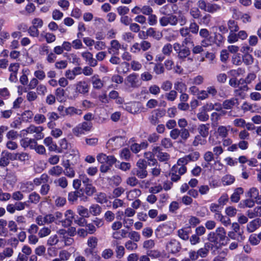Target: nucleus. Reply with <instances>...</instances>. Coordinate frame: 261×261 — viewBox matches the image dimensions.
Masks as SVG:
<instances>
[{
  "label": "nucleus",
  "mask_w": 261,
  "mask_h": 261,
  "mask_svg": "<svg viewBox=\"0 0 261 261\" xmlns=\"http://www.w3.org/2000/svg\"><path fill=\"white\" fill-rule=\"evenodd\" d=\"M91 80L94 88L100 89L103 87V82L100 79L98 75H93Z\"/></svg>",
  "instance_id": "obj_32"
},
{
  "label": "nucleus",
  "mask_w": 261,
  "mask_h": 261,
  "mask_svg": "<svg viewBox=\"0 0 261 261\" xmlns=\"http://www.w3.org/2000/svg\"><path fill=\"white\" fill-rule=\"evenodd\" d=\"M261 226V220L259 218L255 219L249 222L246 226L248 232H253Z\"/></svg>",
  "instance_id": "obj_20"
},
{
  "label": "nucleus",
  "mask_w": 261,
  "mask_h": 261,
  "mask_svg": "<svg viewBox=\"0 0 261 261\" xmlns=\"http://www.w3.org/2000/svg\"><path fill=\"white\" fill-rule=\"evenodd\" d=\"M44 144L48 147L50 151H56L57 150V145L53 142V139L50 137L45 138L43 140Z\"/></svg>",
  "instance_id": "obj_25"
},
{
  "label": "nucleus",
  "mask_w": 261,
  "mask_h": 261,
  "mask_svg": "<svg viewBox=\"0 0 261 261\" xmlns=\"http://www.w3.org/2000/svg\"><path fill=\"white\" fill-rule=\"evenodd\" d=\"M49 180V176L46 173L42 174L39 177H36L34 179L33 182L35 185L38 186L42 184H46Z\"/></svg>",
  "instance_id": "obj_30"
},
{
  "label": "nucleus",
  "mask_w": 261,
  "mask_h": 261,
  "mask_svg": "<svg viewBox=\"0 0 261 261\" xmlns=\"http://www.w3.org/2000/svg\"><path fill=\"white\" fill-rule=\"evenodd\" d=\"M8 227L9 231L13 233H16L18 230L16 222L13 220H10L8 221Z\"/></svg>",
  "instance_id": "obj_58"
},
{
  "label": "nucleus",
  "mask_w": 261,
  "mask_h": 261,
  "mask_svg": "<svg viewBox=\"0 0 261 261\" xmlns=\"http://www.w3.org/2000/svg\"><path fill=\"white\" fill-rule=\"evenodd\" d=\"M154 156L153 153L150 151L146 152L144 154V156L148 160L149 164L152 166L158 163L156 160L154 158Z\"/></svg>",
  "instance_id": "obj_42"
},
{
  "label": "nucleus",
  "mask_w": 261,
  "mask_h": 261,
  "mask_svg": "<svg viewBox=\"0 0 261 261\" xmlns=\"http://www.w3.org/2000/svg\"><path fill=\"white\" fill-rule=\"evenodd\" d=\"M128 237L130 239L129 240H132L136 242L140 241L141 239L140 234L139 232L136 231H130L128 232Z\"/></svg>",
  "instance_id": "obj_51"
},
{
  "label": "nucleus",
  "mask_w": 261,
  "mask_h": 261,
  "mask_svg": "<svg viewBox=\"0 0 261 261\" xmlns=\"http://www.w3.org/2000/svg\"><path fill=\"white\" fill-rule=\"evenodd\" d=\"M95 200L101 204L106 203L108 201L107 197L106 194L103 193H100L96 195L95 197Z\"/></svg>",
  "instance_id": "obj_63"
},
{
  "label": "nucleus",
  "mask_w": 261,
  "mask_h": 261,
  "mask_svg": "<svg viewBox=\"0 0 261 261\" xmlns=\"http://www.w3.org/2000/svg\"><path fill=\"white\" fill-rule=\"evenodd\" d=\"M74 94L71 98H77L80 94L87 95L89 92L90 85L85 81H80L74 85Z\"/></svg>",
  "instance_id": "obj_6"
},
{
  "label": "nucleus",
  "mask_w": 261,
  "mask_h": 261,
  "mask_svg": "<svg viewBox=\"0 0 261 261\" xmlns=\"http://www.w3.org/2000/svg\"><path fill=\"white\" fill-rule=\"evenodd\" d=\"M34 182L27 181L21 183L20 189L23 192H30L34 189Z\"/></svg>",
  "instance_id": "obj_34"
},
{
  "label": "nucleus",
  "mask_w": 261,
  "mask_h": 261,
  "mask_svg": "<svg viewBox=\"0 0 261 261\" xmlns=\"http://www.w3.org/2000/svg\"><path fill=\"white\" fill-rule=\"evenodd\" d=\"M189 233L190 232L189 231L186 230L184 228L180 229L177 231L178 236L184 241L189 240Z\"/></svg>",
  "instance_id": "obj_50"
},
{
  "label": "nucleus",
  "mask_w": 261,
  "mask_h": 261,
  "mask_svg": "<svg viewBox=\"0 0 261 261\" xmlns=\"http://www.w3.org/2000/svg\"><path fill=\"white\" fill-rule=\"evenodd\" d=\"M77 212L80 216L83 218H89L90 217L89 210L83 206H78Z\"/></svg>",
  "instance_id": "obj_41"
},
{
  "label": "nucleus",
  "mask_w": 261,
  "mask_h": 261,
  "mask_svg": "<svg viewBox=\"0 0 261 261\" xmlns=\"http://www.w3.org/2000/svg\"><path fill=\"white\" fill-rule=\"evenodd\" d=\"M63 168L59 165H56L50 168L48 173L52 176L59 177L63 173Z\"/></svg>",
  "instance_id": "obj_26"
},
{
  "label": "nucleus",
  "mask_w": 261,
  "mask_h": 261,
  "mask_svg": "<svg viewBox=\"0 0 261 261\" xmlns=\"http://www.w3.org/2000/svg\"><path fill=\"white\" fill-rule=\"evenodd\" d=\"M46 120V117L40 113L36 114L34 117V121L37 124L43 123Z\"/></svg>",
  "instance_id": "obj_55"
},
{
  "label": "nucleus",
  "mask_w": 261,
  "mask_h": 261,
  "mask_svg": "<svg viewBox=\"0 0 261 261\" xmlns=\"http://www.w3.org/2000/svg\"><path fill=\"white\" fill-rule=\"evenodd\" d=\"M210 124H201L198 126V132L199 134V135L202 136L203 138H206L209 134Z\"/></svg>",
  "instance_id": "obj_24"
},
{
  "label": "nucleus",
  "mask_w": 261,
  "mask_h": 261,
  "mask_svg": "<svg viewBox=\"0 0 261 261\" xmlns=\"http://www.w3.org/2000/svg\"><path fill=\"white\" fill-rule=\"evenodd\" d=\"M177 14L178 16L173 14H170L161 17L159 19L160 25L163 27L168 25L173 27L176 25L178 22L181 26L186 24L187 19L182 11H179Z\"/></svg>",
  "instance_id": "obj_1"
},
{
  "label": "nucleus",
  "mask_w": 261,
  "mask_h": 261,
  "mask_svg": "<svg viewBox=\"0 0 261 261\" xmlns=\"http://www.w3.org/2000/svg\"><path fill=\"white\" fill-rule=\"evenodd\" d=\"M44 130L43 126H36L34 125H31L29 127H27L25 129L23 130V132H25L27 134H34L35 133L34 136L36 140H40L44 138V135L42 131Z\"/></svg>",
  "instance_id": "obj_10"
},
{
  "label": "nucleus",
  "mask_w": 261,
  "mask_h": 261,
  "mask_svg": "<svg viewBox=\"0 0 261 261\" xmlns=\"http://www.w3.org/2000/svg\"><path fill=\"white\" fill-rule=\"evenodd\" d=\"M125 248L129 251H134L138 248V245L136 242L128 240L124 244Z\"/></svg>",
  "instance_id": "obj_49"
},
{
  "label": "nucleus",
  "mask_w": 261,
  "mask_h": 261,
  "mask_svg": "<svg viewBox=\"0 0 261 261\" xmlns=\"http://www.w3.org/2000/svg\"><path fill=\"white\" fill-rule=\"evenodd\" d=\"M234 177L230 174L225 175L222 178V182L224 186L231 185L234 182Z\"/></svg>",
  "instance_id": "obj_43"
},
{
  "label": "nucleus",
  "mask_w": 261,
  "mask_h": 261,
  "mask_svg": "<svg viewBox=\"0 0 261 261\" xmlns=\"http://www.w3.org/2000/svg\"><path fill=\"white\" fill-rule=\"evenodd\" d=\"M174 90L177 91L179 93L185 92L187 90V86L185 83L181 81H176L174 84Z\"/></svg>",
  "instance_id": "obj_40"
},
{
  "label": "nucleus",
  "mask_w": 261,
  "mask_h": 261,
  "mask_svg": "<svg viewBox=\"0 0 261 261\" xmlns=\"http://www.w3.org/2000/svg\"><path fill=\"white\" fill-rule=\"evenodd\" d=\"M55 184L63 189L66 188L68 186V181L65 177H61L54 181Z\"/></svg>",
  "instance_id": "obj_46"
},
{
  "label": "nucleus",
  "mask_w": 261,
  "mask_h": 261,
  "mask_svg": "<svg viewBox=\"0 0 261 261\" xmlns=\"http://www.w3.org/2000/svg\"><path fill=\"white\" fill-rule=\"evenodd\" d=\"M40 196L37 193L34 192L29 197V201L31 203L37 204L40 200Z\"/></svg>",
  "instance_id": "obj_54"
},
{
  "label": "nucleus",
  "mask_w": 261,
  "mask_h": 261,
  "mask_svg": "<svg viewBox=\"0 0 261 261\" xmlns=\"http://www.w3.org/2000/svg\"><path fill=\"white\" fill-rule=\"evenodd\" d=\"M92 127V124L90 122H83L79 124L72 129L74 136L80 137L86 133L90 132Z\"/></svg>",
  "instance_id": "obj_7"
},
{
  "label": "nucleus",
  "mask_w": 261,
  "mask_h": 261,
  "mask_svg": "<svg viewBox=\"0 0 261 261\" xmlns=\"http://www.w3.org/2000/svg\"><path fill=\"white\" fill-rule=\"evenodd\" d=\"M231 228L232 229V231L236 232L239 236L241 240H243L244 239V237L243 236V232H241L240 230V223L238 222H233L231 224Z\"/></svg>",
  "instance_id": "obj_45"
},
{
  "label": "nucleus",
  "mask_w": 261,
  "mask_h": 261,
  "mask_svg": "<svg viewBox=\"0 0 261 261\" xmlns=\"http://www.w3.org/2000/svg\"><path fill=\"white\" fill-rule=\"evenodd\" d=\"M121 45L117 40H113L110 42V47L108 48L109 53L112 52L118 54L119 50L121 48Z\"/></svg>",
  "instance_id": "obj_28"
},
{
  "label": "nucleus",
  "mask_w": 261,
  "mask_h": 261,
  "mask_svg": "<svg viewBox=\"0 0 261 261\" xmlns=\"http://www.w3.org/2000/svg\"><path fill=\"white\" fill-rule=\"evenodd\" d=\"M236 32H229L227 36V41L229 44L236 43L238 41L239 38Z\"/></svg>",
  "instance_id": "obj_59"
},
{
  "label": "nucleus",
  "mask_w": 261,
  "mask_h": 261,
  "mask_svg": "<svg viewBox=\"0 0 261 261\" xmlns=\"http://www.w3.org/2000/svg\"><path fill=\"white\" fill-rule=\"evenodd\" d=\"M136 166L132 171L133 174L141 179L146 178L148 175L146 161L144 159H139L136 163Z\"/></svg>",
  "instance_id": "obj_3"
},
{
  "label": "nucleus",
  "mask_w": 261,
  "mask_h": 261,
  "mask_svg": "<svg viewBox=\"0 0 261 261\" xmlns=\"http://www.w3.org/2000/svg\"><path fill=\"white\" fill-rule=\"evenodd\" d=\"M166 250L171 254H175L180 251L181 249V244L176 239H171L166 244Z\"/></svg>",
  "instance_id": "obj_11"
},
{
  "label": "nucleus",
  "mask_w": 261,
  "mask_h": 261,
  "mask_svg": "<svg viewBox=\"0 0 261 261\" xmlns=\"http://www.w3.org/2000/svg\"><path fill=\"white\" fill-rule=\"evenodd\" d=\"M213 244L209 242L204 243L203 247L200 248L197 250L199 257L202 258L207 256L209 254L210 249H212Z\"/></svg>",
  "instance_id": "obj_16"
},
{
  "label": "nucleus",
  "mask_w": 261,
  "mask_h": 261,
  "mask_svg": "<svg viewBox=\"0 0 261 261\" xmlns=\"http://www.w3.org/2000/svg\"><path fill=\"white\" fill-rule=\"evenodd\" d=\"M226 238V232L222 227L216 228L215 231L210 232L207 237V240L210 243L217 245L219 243L223 242Z\"/></svg>",
  "instance_id": "obj_2"
},
{
  "label": "nucleus",
  "mask_w": 261,
  "mask_h": 261,
  "mask_svg": "<svg viewBox=\"0 0 261 261\" xmlns=\"http://www.w3.org/2000/svg\"><path fill=\"white\" fill-rule=\"evenodd\" d=\"M171 170L179 175H183L187 172V167L186 166L178 165L177 163L172 167Z\"/></svg>",
  "instance_id": "obj_38"
},
{
  "label": "nucleus",
  "mask_w": 261,
  "mask_h": 261,
  "mask_svg": "<svg viewBox=\"0 0 261 261\" xmlns=\"http://www.w3.org/2000/svg\"><path fill=\"white\" fill-rule=\"evenodd\" d=\"M51 233V229L47 227H43L41 228L38 232V236L40 238H43L49 236Z\"/></svg>",
  "instance_id": "obj_52"
},
{
  "label": "nucleus",
  "mask_w": 261,
  "mask_h": 261,
  "mask_svg": "<svg viewBox=\"0 0 261 261\" xmlns=\"http://www.w3.org/2000/svg\"><path fill=\"white\" fill-rule=\"evenodd\" d=\"M13 160V154L8 151L2 152L0 158V167H5L10 163V160Z\"/></svg>",
  "instance_id": "obj_15"
},
{
  "label": "nucleus",
  "mask_w": 261,
  "mask_h": 261,
  "mask_svg": "<svg viewBox=\"0 0 261 261\" xmlns=\"http://www.w3.org/2000/svg\"><path fill=\"white\" fill-rule=\"evenodd\" d=\"M81 56L83 58L88 62L91 67H95L97 65V61L93 58V54L88 51H86L82 53Z\"/></svg>",
  "instance_id": "obj_17"
},
{
  "label": "nucleus",
  "mask_w": 261,
  "mask_h": 261,
  "mask_svg": "<svg viewBox=\"0 0 261 261\" xmlns=\"http://www.w3.org/2000/svg\"><path fill=\"white\" fill-rule=\"evenodd\" d=\"M244 190L242 188L235 189L234 192L230 196V200L232 202L237 203L240 199V195L243 194Z\"/></svg>",
  "instance_id": "obj_29"
},
{
  "label": "nucleus",
  "mask_w": 261,
  "mask_h": 261,
  "mask_svg": "<svg viewBox=\"0 0 261 261\" xmlns=\"http://www.w3.org/2000/svg\"><path fill=\"white\" fill-rule=\"evenodd\" d=\"M98 239L94 236H91L88 238L87 242L88 247L96 249L98 245Z\"/></svg>",
  "instance_id": "obj_39"
},
{
  "label": "nucleus",
  "mask_w": 261,
  "mask_h": 261,
  "mask_svg": "<svg viewBox=\"0 0 261 261\" xmlns=\"http://www.w3.org/2000/svg\"><path fill=\"white\" fill-rule=\"evenodd\" d=\"M85 192L88 196H92L96 192V189L91 184H87L85 185Z\"/></svg>",
  "instance_id": "obj_61"
},
{
  "label": "nucleus",
  "mask_w": 261,
  "mask_h": 261,
  "mask_svg": "<svg viewBox=\"0 0 261 261\" xmlns=\"http://www.w3.org/2000/svg\"><path fill=\"white\" fill-rule=\"evenodd\" d=\"M242 61L246 65H250L253 63L254 58L250 54L243 55L242 56Z\"/></svg>",
  "instance_id": "obj_56"
},
{
  "label": "nucleus",
  "mask_w": 261,
  "mask_h": 261,
  "mask_svg": "<svg viewBox=\"0 0 261 261\" xmlns=\"http://www.w3.org/2000/svg\"><path fill=\"white\" fill-rule=\"evenodd\" d=\"M228 29L229 32H237L239 31L238 22L233 19H229L227 21Z\"/></svg>",
  "instance_id": "obj_36"
},
{
  "label": "nucleus",
  "mask_w": 261,
  "mask_h": 261,
  "mask_svg": "<svg viewBox=\"0 0 261 261\" xmlns=\"http://www.w3.org/2000/svg\"><path fill=\"white\" fill-rule=\"evenodd\" d=\"M20 145L24 148H30L31 149H34L37 145L36 139L24 138L20 140Z\"/></svg>",
  "instance_id": "obj_19"
},
{
  "label": "nucleus",
  "mask_w": 261,
  "mask_h": 261,
  "mask_svg": "<svg viewBox=\"0 0 261 261\" xmlns=\"http://www.w3.org/2000/svg\"><path fill=\"white\" fill-rule=\"evenodd\" d=\"M173 230V228L169 224H163L156 228L155 234L158 238L162 239L171 234Z\"/></svg>",
  "instance_id": "obj_8"
},
{
  "label": "nucleus",
  "mask_w": 261,
  "mask_h": 261,
  "mask_svg": "<svg viewBox=\"0 0 261 261\" xmlns=\"http://www.w3.org/2000/svg\"><path fill=\"white\" fill-rule=\"evenodd\" d=\"M200 135H196L194 137V139L192 142V145L194 146H197L199 145H204L206 143V141Z\"/></svg>",
  "instance_id": "obj_47"
},
{
  "label": "nucleus",
  "mask_w": 261,
  "mask_h": 261,
  "mask_svg": "<svg viewBox=\"0 0 261 261\" xmlns=\"http://www.w3.org/2000/svg\"><path fill=\"white\" fill-rule=\"evenodd\" d=\"M114 255L113 250L111 248L105 249L101 252V257L105 259H109L112 257Z\"/></svg>",
  "instance_id": "obj_48"
},
{
  "label": "nucleus",
  "mask_w": 261,
  "mask_h": 261,
  "mask_svg": "<svg viewBox=\"0 0 261 261\" xmlns=\"http://www.w3.org/2000/svg\"><path fill=\"white\" fill-rule=\"evenodd\" d=\"M173 49L177 55L178 59L180 62L185 61L187 58L188 61L190 62L193 61L192 58L188 57L191 54V51L188 47H185L182 48L181 44L176 42L173 44Z\"/></svg>",
  "instance_id": "obj_5"
},
{
  "label": "nucleus",
  "mask_w": 261,
  "mask_h": 261,
  "mask_svg": "<svg viewBox=\"0 0 261 261\" xmlns=\"http://www.w3.org/2000/svg\"><path fill=\"white\" fill-rule=\"evenodd\" d=\"M214 109V106L212 103L206 104L201 108L200 111L197 114L198 119L201 121H207L209 118V116L207 114V111Z\"/></svg>",
  "instance_id": "obj_14"
},
{
  "label": "nucleus",
  "mask_w": 261,
  "mask_h": 261,
  "mask_svg": "<svg viewBox=\"0 0 261 261\" xmlns=\"http://www.w3.org/2000/svg\"><path fill=\"white\" fill-rule=\"evenodd\" d=\"M141 193L142 192L140 190L134 189L126 193V198L128 200L132 201L139 197Z\"/></svg>",
  "instance_id": "obj_27"
},
{
  "label": "nucleus",
  "mask_w": 261,
  "mask_h": 261,
  "mask_svg": "<svg viewBox=\"0 0 261 261\" xmlns=\"http://www.w3.org/2000/svg\"><path fill=\"white\" fill-rule=\"evenodd\" d=\"M147 36L152 37L157 40H160L162 37V33L159 31H155L153 28H149L146 31Z\"/></svg>",
  "instance_id": "obj_31"
},
{
  "label": "nucleus",
  "mask_w": 261,
  "mask_h": 261,
  "mask_svg": "<svg viewBox=\"0 0 261 261\" xmlns=\"http://www.w3.org/2000/svg\"><path fill=\"white\" fill-rule=\"evenodd\" d=\"M67 58L70 62L74 64H80V59L74 53L69 54L67 56Z\"/></svg>",
  "instance_id": "obj_53"
},
{
  "label": "nucleus",
  "mask_w": 261,
  "mask_h": 261,
  "mask_svg": "<svg viewBox=\"0 0 261 261\" xmlns=\"http://www.w3.org/2000/svg\"><path fill=\"white\" fill-rule=\"evenodd\" d=\"M125 138L121 136H117L112 138L107 142V147H112L116 149L122 146L125 143Z\"/></svg>",
  "instance_id": "obj_12"
},
{
  "label": "nucleus",
  "mask_w": 261,
  "mask_h": 261,
  "mask_svg": "<svg viewBox=\"0 0 261 261\" xmlns=\"http://www.w3.org/2000/svg\"><path fill=\"white\" fill-rule=\"evenodd\" d=\"M217 132L220 137L225 138L228 135V129L225 126H220L218 128Z\"/></svg>",
  "instance_id": "obj_60"
},
{
  "label": "nucleus",
  "mask_w": 261,
  "mask_h": 261,
  "mask_svg": "<svg viewBox=\"0 0 261 261\" xmlns=\"http://www.w3.org/2000/svg\"><path fill=\"white\" fill-rule=\"evenodd\" d=\"M71 256V253L65 250L59 252V257L62 261L68 260Z\"/></svg>",
  "instance_id": "obj_62"
},
{
  "label": "nucleus",
  "mask_w": 261,
  "mask_h": 261,
  "mask_svg": "<svg viewBox=\"0 0 261 261\" xmlns=\"http://www.w3.org/2000/svg\"><path fill=\"white\" fill-rule=\"evenodd\" d=\"M242 109L244 111H250L252 113L259 112L261 110V107L256 103H250L245 102L242 106Z\"/></svg>",
  "instance_id": "obj_18"
},
{
  "label": "nucleus",
  "mask_w": 261,
  "mask_h": 261,
  "mask_svg": "<svg viewBox=\"0 0 261 261\" xmlns=\"http://www.w3.org/2000/svg\"><path fill=\"white\" fill-rule=\"evenodd\" d=\"M237 99L234 98L226 99L223 101L222 107L225 109H231L237 104Z\"/></svg>",
  "instance_id": "obj_35"
},
{
  "label": "nucleus",
  "mask_w": 261,
  "mask_h": 261,
  "mask_svg": "<svg viewBox=\"0 0 261 261\" xmlns=\"http://www.w3.org/2000/svg\"><path fill=\"white\" fill-rule=\"evenodd\" d=\"M177 96V93L174 90H171L169 92L166 93L165 94L166 98L168 101H174L176 99Z\"/></svg>",
  "instance_id": "obj_64"
},
{
  "label": "nucleus",
  "mask_w": 261,
  "mask_h": 261,
  "mask_svg": "<svg viewBox=\"0 0 261 261\" xmlns=\"http://www.w3.org/2000/svg\"><path fill=\"white\" fill-rule=\"evenodd\" d=\"M82 111L80 109L75 108L73 107H69L65 108V114H62V116H72L74 115H81Z\"/></svg>",
  "instance_id": "obj_23"
},
{
  "label": "nucleus",
  "mask_w": 261,
  "mask_h": 261,
  "mask_svg": "<svg viewBox=\"0 0 261 261\" xmlns=\"http://www.w3.org/2000/svg\"><path fill=\"white\" fill-rule=\"evenodd\" d=\"M173 45L172 46L170 43L166 44L162 48V53L167 56H170L172 51Z\"/></svg>",
  "instance_id": "obj_57"
},
{
  "label": "nucleus",
  "mask_w": 261,
  "mask_h": 261,
  "mask_svg": "<svg viewBox=\"0 0 261 261\" xmlns=\"http://www.w3.org/2000/svg\"><path fill=\"white\" fill-rule=\"evenodd\" d=\"M30 156L26 152L16 153L13 154V160H18L21 162H25L29 160Z\"/></svg>",
  "instance_id": "obj_33"
},
{
  "label": "nucleus",
  "mask_w": 261,
  "mask_h": 261,
  "mask_svg": "<svg viewBox=\"0 0 261 261\" xmlns=\"http://www.w3.org/2000/svg\"><path fill=\"white\" fill-rule=\"evenodd\" d=\"M138 103L136 102H132L125 106V109L132 114H136L139 110L138 109Z\"/></svg>",
  "instance_id": "obj_44"
},
{
  "label": "nucleus",
  "mask_w": 261,
  "mask_h": 261,
  "mask_svg": "<svg viewBox=\"0 0 261 261\" xmlns=\"http://www.w3.org/2000/svg\"><path fill=\"white\" fill-rule=\"evenodd\" d=\"M198 8L201 10L213 14L221 10V6L216 3H207L205 0H199L197 3Z\"/></svg>",
  "instance_id": "obj_4"
},
{
  "label": "nucleus",
  "mask_w": 261,
  "mask_h": 261,
  "mask_svg": "<svg viewBox=\"0 0 261 261\" xmlns=\"http://www.w3.org/2000/svg\"><path fill=\"white\" fill-rule=\"evenodd\" d=\"M101 212V207L97 204H92L89 207L90 214L94 216H98Z\"/></svg>",
  "instance_id": "obj_37"
},
{
  "label": "nucleus",
  "mask_w": 261,
  "mask_h": 261,
  "mask_svg": "<svg viewBox=\"0 0 261 261\" xmlns=\"http://www.w3.org/2000/svg\"><path fill=\"white\" fill-rule=\"evenodd\" d=\"M45 39L47 43H51L55 41L56 39V36L53 33L49 32H42L40 34L39 38L40 41H42Z\"/></svg>",
  "instance_id": "obj_22"
},
{
  "label": "nucleus",
  "mask_w": 261,
  "mask_h": 261,
  "mask_svg": "<svg viewBox=\"0 0 261 261\" xmlns=\"http://www.w3.org/2000/svg\"><path fill=\"white\" fill-rule=\"evenodd\" d=\"M124 84L129 88H136L140 86L141 82L139 79L138 75L133 73L128 75L125 78Z\"/></svg>",
  "instance_id": "obj_9"
},
{
  "label": "nucleus",
  "mask_w": 261,
  "mask_h": 261,
  "mask_svg": "<svg viewBox=\"0 0 261 261\" xmlns=\"http://www.w3.org/2000/svg\"><path fill=\"white\" fill-rule=\"evenodd\" d=\"M64 215L65 219L61 221L62 225L64 226H70L74 219L73 212L71 210H68L65 212Z\"/></svg>",
  "instance_id": "obj_21"
},
{
  "label": "nucleus",
  "mask_w": 261,
  "mask_h": 261,
  "mask_svg": "<svg viewBox=\"0 0 261 261\" xmlns=\"http://www.w3.org/2000/svg\"><path fill=\"white\" fill-rule=\"evenodd\" d=\"M96 159L100 164L106 163L110 165H113L117 161V159L113 155H107L103 153H100L97 155Z\"/></svg>",
  "instance_id": "obj_13"
}]
</instances>
